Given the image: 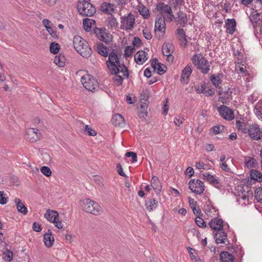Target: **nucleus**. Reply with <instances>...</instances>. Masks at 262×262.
Returning <instances> with one entry per match:
<instances>
[{"label": "nucleus", "mask_w": 262, "mask_h": 262, "mask_svg": "<svg viewBox=\"0 0 262 262\" xmlns=\"http://www.w3.org/2000/svg\"><path fill=\"white\" fill-rule=\"evenodd\" d=\"M73 47L81 56L84 58L89 57L92 54L88 42L79 36H75L73 39Z\"/></svg>", "instance_id": "nucleus-1"}, {"label": "nucleus", "mask_w": 262, "mask_h": 262, "mask_svg": "<svg viewBox=\"0 0 262 262\" xmlns=\"http://www.w3.org/2000/svg\"><path fill=\"white\" fill-rule=\"evenodd\" d=\"M193 65L201 73L207 74L210 70V63L201 54H195L191 58Z\"/></svg>", "instance_id": "nucleus-2"}, {"label": "nucleus", "mask_w": 262, "mask_h": 262, "mask_svg": "<svg viewBox=\"0 0 262 262\" xmlns=\"http://www.w3.org/2000/svg\"><path fill=\"white\" fill-rule=\"evenodd\" d=\"M79 13L85 16L91 17L96 13V8L88 1H79L77 4Z\"/></svg>", "instance_id": "nucleus-3"}, {"label": "nucleus", "mask_w": 262, "mask_h": 262, "mask_svg": "<svg viewBox=\"0 0 262 262\" xmlns=\"http://www.w3.org/2000/svg\"><path fill=\"white\" fill-rule=\"evenodd\" d=\"M83 210L88 213H91L95 215L100 213L101 207L98 203L86 199L82 200Z\"/></svg>", "instance_id": "nucleus-4"}, {"label": "nucleus", "mask_w": 262, "mask_h": 262, "mask_svg": "<svg viewBox=\"0 0 262 262\" xmlns=\"http://www.w3.org/2000/svg\"><path fill=\"white\" fill-rule=\"evenodd\" d=\"M106 64L111 74L119 73L120 62L118 55L114 51L108 55V60L106 61Z\"/></svg>", "instance_id": "nucleus-5"}, {"label": "nucleus", "mask_w": 262, "mask_h": 262, "mask_svg": "<svg viewBox=\"0 0 262 262\" xmlns=\"http://www.w3.org/2000/svg\"><path fill=\"white\" fill-rule=\"evenodd\" d=\"M84 88L89 91L94 92L98 86L96 79L90 75H85L81 78Z\"/></svg>", "instance_id": "nucleus-6"}, {"label": "nucleus", "mask_w": 262, "mask_h": 262, "mask_svg": "<svg viewBox=\"0 0 262 262\" xmlns=\"http://www.w3.org/2000/svg\"><path fill=\"white\" fill-rule=\"evenodd\" d=\"M120 28L126 31L132 30L135 24L134 15L130 13L124 15L121 18Z\"/></svg>", "instance_id": "nucleus-7"}, {"label": "nucleus", "mask_w": 262, "mask_h": 262, "mask_svg": "<svg viewBox=\"0 0 262 262\" xmlns=\"http://www.w3.org/2000/svg\"><path fill=\"white\" fill-rule=\"evenodd\" d=\"M189 188L192 192L201 194L205 190L204 183L199 179H191L188 183Z\"/></svg>", "instance_id": "nucleus-8"}, {"label": "nucleus", "mask_w": 262, "mask_h": 262, "mask_svg": "<svg viewBox=\"0 0 262 262\" xmlns=\"http://www.w3.org/2000/svg\"><path fill=\"white\" fill-rule=\"evenodd\" d=\"M45 217L49 222L54 223L58 229L63 228V224L61 221H59V214L56 211L48 210L45 214Z\"/></svg>", "instance_id": "nucleus-9"}, {"label": "nucleus", "mask_w": 262, "mask_h": 262, "mask_svg": "<svg viewBox=\"0 0 262 262\" xmlns=\"http://www.w3.org/2000/svg\"><path fill=\"white\" fill-rule=\"evenodd\" d=\"M166 30V24L165 22V17L162 15H159L156 19L154 31L156 36H157V32H161V34L159 35V37H162L164 36Z\"/></svg>", "instance_id": "nucleus-10"}, {"label": "nucleus", "mask_w": 262, "mask_h": 262, "mask_svg": "<svg viewBox=\"0 0 262 262\" xmlns=\"http://www.w3.org/2000/svg\"><path fill=\"white\" fill-rule=\"evenodd\" d=\"M174 47L171 43H165L162 46V54L164 56L167 57L166 61L170 64L172 63L174 60V56L172 55Z\"/></svg>", "instance_id": "nucleus-11"}, {"label": "nucleus", "mask_w": 262, "mask_h": 262, "mask_svg": "<svg viewBox=\"0 0 262 262\" xmlns=\"http://www.w3.org/2000/svg\"><path fill=\"white\" fill-rule=\"evenodd\" d=\"M157 9L160 12V15L165 17L166 16L169 21H172L173 20L174 15L172 13L171 8L168 5L164 3H161L158 5Z\"/></svg>", "instance_id": "nucleus-12"}, {"label": "nucleus", "mask_w": 262, "mask_h": 262, "mask_svg": "<svg viewBox=\"0 0 262 262\" xmlns=\"http://www.w3.org/2000/svg\"><path fill=\"white\" fill-rule=\"evenodd\" d=\"M217 111L222 117L226 120H232L234 118L233 111L224 105H222L219 107Z\"/></svg>", "instance_id": "nucleus-13"}, {"label": "nucleus", "mask_w": 262, "mask_h": 262, "mask_svg": "<svg viewBox=\"0 0 262 262\" xmlns=\"http://www.w3.org/2000/svg\"><path fill=\"white\" fill-rule=\"evenodd\" d=\"M249 135L254 140H259L262 138V129L257 124H252L250 125Z\"/></svg>", "instance_id": "nucleus-14"}, {"label": "nucleus", "mask_w": 262, "mask_h": 262, "mask_svg": "<svg viewBox=\"0 0 262 262\" xmlns=\"http://www.w3.org/2000/svg\"><path fill=\"white\" fill-rule=\"evenodd\" d=\"M41 136V133L35 128H30L27 130V138L31 142H36Z\"/></svg>", "instance_id": "nucleus-15"}, {"label": "nucleus", "mask_w": 262, "mask_h": 262, "mask_svg": "<svg viewBox=\"0 0 262 262\" xmlns=\"http://www.w3.org/2000/svg\"><path fill=\"white\" fill-rule=\"evenodd\" d=\"M214 237L217 244H226L229 243L226 233L223 229L214 231Z\"/></svg>", "instance_id": "nucleus-16"}, {"label": "nucleus", "mask_w": 262, "mask_h": 262, "mask_svg": "<svg viewBox=\"0 0 262 262\" xmlns=\"http://www.w3.org/2000/svg\"><path fill=\"white\" fill-rule=\"evenodd\" d=\"M151 65L155 71H157V72L159 75H162L166 71V66L161 63H160L158 60L156 58L154 59L151 61Z\"/></svg>", "instance_id": "nucleus-17"}, {"label": "nucleus", "mask_w": 262, "mask_h": 262, "mask_svg": "<svg viewBox=\"0 0 262 262\" xmlns=\"http://www.w3.org/2000/svg\"><path fill=\"white\" fill-rule=\"evenodd\" d=\"M249 18L254 28H256L261 23L259 18V13L254 9H252Z\"/></svg>", "instance_id": "nucleus-18"}, {"label": "nucleus", "mask_w": 262, "mask_h": 262, "mask_svg": "<svg viewBox=\"0 0 262 262\" xmlns=\"http://www.w3.org/2000/svg\"><path fill=\"white\" fill-rule=\"evenodd\" d=\"M192 72L191 65L188 64L182 70L181 76V80L182 81L188 82L189 77Z\"/></svg>", "instance_id": "nucleus-19"}, {"label": "nucleus", "mask_w": 262, "mask_h": 262, "mask_svg": "<svg viewBox=\"0 0 262 262\" xmlns=\"http://www.w3.org/2000/svg\"><path fill=\"white\" fill-rule=\"evenodd\" d=\"M147 59V54L144 51H139L135 55V60L138 64H143Z\"/></svg>", "instance_id": "nucleus-20"}, {"label": "nucleus", "mask_w": 262, "mask_h": 262, "mask_svg": "<svg viewBox=\"0 0 262 262\" xmlns=\"http://www.w3.org/2000/svg\"><path fill=\"white\" fill-rule=\"evenodd\" d=\"M210 227L214 231L223 228V221L222 219L215 218L212 219L209 223Z\"/></svg>", "instance_id": "nucleus-21"}, {"label": "nucleus", "mask_w": 262, "mask_h": 262, "mask_svg": "<svg viewBox=\"0 0 262 262\" xmlns=\"http://www.w3.org/2000/svg\"><path fill=\"white\" fill-rule=\"evenodd\" d=\"M43 242L45 245L48 248L53 246L54 238L51 229H48L47 232L44 234Z\"/></svg>", "instance_id": "nucleus-22"}, {"label": "nucleus", "mask_w": 262, "mask_h": 262, "mask_svg": "<svg viewBox=\"0 0 262 262\" xmlns=\"http://www.w3.org/2000/svg\"><path fill=\"white\" fill-rule=\"evenodd\" d=\"M173 19H174L176 22L182 27H185L186 25L188 20L187 15L182 11L178 12L177 16L174 17Z\"/></svg>", "instance_id": "nucleus-23"}, {"label": "nucleus", "mask_w": 262, "mask_h": 262, "mask_svg": "<svg viewBox=\"0 0 262 262\" xmlns=\"http://www.w3.org/2000/svg\"><path fill=\"white\" fill-rule=\"evenodd\" d=\"M111 122L115 126L124 127L125 121L123 116L119 114L113 116Z\"/></svg>", "instance_id": "nucleus-24"}, {"label": "nucleus", "mask_w": 262, "mask_h": 262, "mask_svg": "<svg viewBox=\"0 0 262 262\" xmlns=\"http://www.w3.org/2000/svg\"><path fill=\"white\" fill-rule=\"evenodd\" d=\"M226 32L230 34H233L235 30L236 21L234 19H227L225 24Z\"/></svg>", "instance_id": "nucleus-25"}, {"label": "nucleus", "mask_w": 262, "mask_h": 262, "mask_svg": "<svg viewBox=\"0 0 262 262\" xmlns=\"http://www.w3.org/2000/svg\"><path fill=\"white\" fill-rule=\"evenodd\" d=\"M114 5L109 3H103L100 7V10L107 14L112 15L114 11Z\"/></svg>", "instance_id": "nucleus-26"}, {"label": "nucleus", "mask_w": 262, "mask_h": 262, "mask_svg": "<svg viewBox=\"0 0 262 262\" xmlns=\"http://www.w3.org/2000/svg\"><path fill=\"white\" fill-rule=\"evenodd\" d=\"M203 178L204 180L207 181L210 184L217 187L219 184V181L216 178L213 176L209 173H203Z\"/></svg>", "instance_id": "nucleus-27"}, {"label": "nucleus", "mask_w": 262, "mask_h": 262, "mask_svg": "<svg viewBox=\"0 0 262 262\" xmlns=\"http://www.w3.org/2000/svg\"><path fill=\"white\" fill-rule=\"evenodd\" d=\"M151 186L157 194H160L162 189V185L158 177H153L152 178L151 180Z\"/></svg>", "instance_id": "nucleus-28"}, {"label": "nucleus", "mask_w": 262, "mask_h": 262, "mask_svg": "<svg viewBox=\"0 0 262 262\" xmlns=\"http://www.w3.org/2000/svg\"><path fill=\"white\" fill-rule=\"evenodd\" d=\"M223 76V73H218L216 76L212 75L210 77V79L216 88H219L222 82Z\"/></svg>", "instance_id": "nucleus-29"}, {"label": "nucleus", "mask_w": 262, "mask_h": 262, "mask_svg": "<svg viewBox=\"0 0 262 262\" xmlns=\"http://www.w3.org/2000/svg\"><path fill=\"white\" fill-rule=\"evenodd\" d=\"M95 47V50L99 54L103 57L107 56L108 49L103 43L100 42L97 43Z\"/></svg>", "instance_id": "nucleus-30"}, {"label": "nucleus", "mask_w": 262, "mask_h": 262, "mask_svg": "<svg viewBox=\"0 0 262 262\" xmlns=\"http://www.w3.org/2000/svg\"><path fill=\"white\" fill-rule=\"evenodd\" d=\"M100 34L98 35L99 39L106 43H108L112 41V35L105 32V30H100Z\"/></svg>", "instance_id": "nucleus-31"}, {"label": "nucleus", "mask_w": 262, "mask_h": 262, "mask_svg": "<svg viewBox=\"0 0 262 262\" xmlns=\"http://www.w3.org/2000/svg\"><path fill=\"white\" fill-rule=\"evenodd\" d=\"M14 203L18 212L24 214L27 213L28 211L27 207L19 199L15 198L14 199Z\"/></svg>", "instance_id": "nucleus-32"}, {"label": "nucleus", "mask_w": 262, "mask_h": 262, "mask_svg": "<svg viewBox=\"0 0 262 262\" xmlns=\"http://www.w3.org/2000/svg\"><path fill=\"white\" fill-rule=\"evenodd\" d=\"M139 14L142 16L144 19H148L149 16V12L148 9L142 4L139 3L137 8Z\"/></svg>", "instance_id": "nucleus-33"}, {"label": "nucleus", "mask_w": 262, "mask_h": 262, "mask_svg": "<svg viewBox=\"0 0 262 262\" xmlns=\"http://www.w3.org/2000/svg\"><path fill=\"white\" fill-rule=\"evenodd\" d=\"M158 201L155 198H149L145 203L146 208L149 211H151L156 209Z\"/></svg>", "instance_id": "nucleus-34"}, {"label": "nucleus", "mask_w": 262, "mask_h": 262, "mask_svg": "<svg viewBox=\"0 0 262 262\" xmlns=\"http://www.w3.org/2000/svg\"><path fill=\"white\" fill-rule=\"evenodd\" d=\"M176 34L178 36L179 40L184 43V46H187L188 41L184 29L180 28L177 29L176 31Z\"/></svg>", "instance_id": "nucleus-35"}, {"label": "nucleus", "mask_w": 262, "mask_h": 262, "mask_svg": "<svg viewBox=\"0 0 262 262\" xmlns=\"http://www.w3.org/2000/svg\"><path fill=\"white\" fill-rule=\"evenodd\" d=\"M222 262H232L234 256L227 251H222L220 255Z\"/></svg>", "instance_id": "nucleus-36"}, {"label": "nucleus", "mask_w": 262, "mask_h": 262, "mask_svg": "<svg viewBox=\"0 0 262 262\" xmlns=\"http://www.w3.org/2000/svg\"><path fill=\"white\" fill-rule=\"evenodd\" d=\"M95 24V21L93 19L85 18L83 20V28L86 32H89L91 30L93 25Z\"/></svg>", "instance_id": "nucleus-37"}, {"label": "nucleus", "mask_w": 262, "mask_h": 262, "mask_svg": "<svg viewBox=\"0 0 262 262\" xmlns=\"http://www.w3.org/2000/svg\"><path fill=\"white\" fill-rule=\"evenodd\" d=\"M254 113L259 119L262 120V100H259L255 105Z\"/></svg>", "instance_id": "nucleus-38"}, {"label": "nucleus", "mask_w": 262, "mask_h": 262, "mask_svg": "<svg viewBox=\"0 0 262 262\" xmlns=\"http://www.w3.org/2000/svg\"><path fill=\"white\" fill-rule=\"evenodd\" d=\"M250 176L252 179L256 180L258 182H261L262 181V173L256 170H251L250 171Z\"/></svg>", "instance_id": "nucleus-39"}, {"label": "nucleus", "mask_w": 262, "mask_h": 262, "mask_svg": "<svg viewBox=\"0 0 262 262\" xmlns=\"http://www.w3.org/2000/svg\"><path fill=\"white\" fill-rule=\"evenodd\" d=\"M54 62L60 67H63L65 64V58L63 55L56 56L54 59Z\"/></svg>", "instance_id": "nucleus-40"}, {"label": "nucleus", "mask_w": 262, "mask_h": 262, "mask_svg": "<svg viewBox=\"0 0 262 262\" xmlns=\"http://www.w3.org/2000/svg\"><path fill=\"white\" fill-rule=\"evenodd\" d=\"M245 166L249 168H255L257 165V162L256 159L253 158L246 159L245 161Z\"/></svg>", "instance_id": "nucleus-41"}, {"label": "nucleus", "mask_w": 262, "mask_h": 262, "mask_svg": "<svg viewBox=\"0 0 262 262\" xmlns=\"http://www.w3.org/2000/svg\"><path fill=\"white\" fill-rule=\"evenodd\" d=\"M236 125L239 130L244 133H248L249 134L250 130V126L247 127L245 123L242 122L240 121H236Z\"/></svg>", "instance_id": "nucleus-42"}, {"label": "nucleus", "mask_w": 262, "mask_h": 262, "mask_svg": "<svg viewBox=\"0 0 262 262\" xmlns=\"http://www.w3.org/2000/svg\"><path fill=\"white\" fill-rule=\"evenodd\" d=\"M254 196L258 202L262 203V187H259L256 189Z\"/></svg>", "instance_id": "nucleus-43"}, {"label": "nucleus", "mask_w": 262, "mask_h": 262, "mask_svg": "<svg viewBox=\"0 0 262 262\" xmlns=\"http://www.w3.org/2000/svg\"><path fill=\"white\" fill-rule=\"evenodd\" d=\"M60 49V46L58 43L55 42H52L50 46V51L52 53L56 54Z\"/></svg>", "instance_id": "nucleus-44"}, {"label": "nucleus", "mask_w": 262, "mask_h": 262, "mask_svg": "<svg viewBox=\"0 0 262 262\" xmlns=\"http://www.w3.org/2000/svg\"><path fill=\"white\" fill-rule=\"evenodd\" d=\"M113 74L114 75L113 77V79L115 84L117 86L121 85L123 81V78L121 76L118 75V74Z\"/></svg>", "instance_id": "nucleus-45"}, {"label": "nucleus", "mask_w": 262, "mask_h": 262, "mask_svg": "<svg viewBox=\"0 0 262 262\" xmlns=\"http://www.w3.org/2000/svg\"><path fill=\"white\" fill-rule=\"evenodd\" d=\"M224 129V126L222 125H215L211 128L214 135H217L222 133Z\"/></svg>", "instance_id": "nucleus-46"}, {"label": "nucleus", "mask_w": 262, "mask_h": 262, "mask_svg": "<svg viewBox=\"0 0 262 262\" xmlns=\"http://www.w3.org/2000/svg\"><path fill=\"white\" fill-rule=\"evenodd\" d=\"M189 254L191 259L195 262H201V259L198 256L197 254L195 253L194 250L190 248Z\"/></svg>", "instance_id": "nucleus-47"}, {"label": "nucleus", "mask_w": 262, "mask_h": 262, "mask_svg": "<svg viewBox=\"0 0 262 262\" xmlns=\"http://www.w3.org/2000/svg\"><path fill=\"white\" fill-rule=\"evenodd\" d=\"M196 225L201 228L206 227V224L201 216H196L195 219Z\"/></svg>", "instance_id": "nucleus-48"}, {"label": "nucleus", "mask_w": 262, "mask_h": 262, "mask_svg": "<svg viewBox=\"0 0 262 262\" xmlns=\"http://www.w3.org/2000/svg\"><path fill=\"white\" fill-rule=\"evenodd\" d=\"M41 172L46 176L49 177L51 176L52 171L48 166H42L40 169Z\"/></svg>", "instance_id": "nucleus-49"}, {"label": "nucleus", "mask_w": 262, "mask_h": 262, "mask_svg": "<svg viewBox=\"0 0 262 262\" xmlns=\"http://www.w3.org/2000/svg\"><path fill=\"white\" fill-rule=\"evenodd\" d=\"M143 34L144 37L147 40H150L152 38V35L150 32V31L148 28L146 27L143 29Z\"/></svg>", "instance_id": "nucleus-50"}, {"label": "nucleus", "mask_w": 262, "mask_h": 262, "mask_svg": "<svg viewBox=\"0 0 262 262\" xmlns=\"http://www.w3.org/2000/svg\"><path fill=\"white\" fill-rule=\"evenodd\" d=\"M8 199L7 194H4L3 191H0V204L2 205L6 204L7 203Z\"/></svg>", "instance_id": "nucleus-51"}, {"label": "nucleus", "mask_w": 262, "mask_h": 262, "mask_svg": "<svg viewBox=\"0 0 262 262\" xmlns=\"http://www.w3.org/2000/svg\"><path fill=\"white\" fill-rule=\"evenodd\" d=\"M119 72H121L123 74V76H125L126 78L128 77L129 74L128 72L127 68L124 66L122 65L121 66L120 64V66L119 67Z\"/></svg>", "instance_id": "nucleus-52"}, {"label": "nucleus", "mask_w": 262, "mask_h": 262, "mask_svg": "<svg viewBox=\"0 0 262 262\" xmlns=\"http://www.w3.org/2000/svg\"><path fill=\"white\" fill-rule=\"evenodd\" d=\"M135 50V48L133 46H127L124 51V55L126 57H129L134 50Z\"/></svg>", "instance_id": "nucleus-53"}, {"label": "nucleus", "mask_w": 262, "mask_h": 262, "mask_svg": "<svg viewBox=\"0 0 262 262\" xmlns=\"http://www.w3.org/2000/svg\"><path fill=\"white\" fill-rule=\"evenodd\" d=\"M85 132H86L90 136H95L97 134L96 131L88 125H86L85 126Z\"/></svg>", "instance_id": "nucleus-54"}, {"label": "nucleus", "mask_w": 262, "mask_h": 262, "mask_svg": "<svg viewBox=\"0 0 262 262\" xmlns=\"http://www.w3.org/2000/svg\"><path fill=\"white\" fill-rule=\"evenodd\" d=\"M125 156L127 157H130L132 158V162L134 163L137 161V156L135 152L129 151L127 152Z\"/></svg>", "instance_id": "nucleus-55"}, {"label": "nucleus", "mask_w": 262, "mask_h": 262, "mask_svg": "<svg viewBox=\"0 0 262 262\" xmlns=\"http://www.w3.org/2000/svg\"><path fill=\"white\" fill-rule=\"evenodd\" d=\"M108 24L112 27H116L118 24L117 20L112 15L109 18Z\"/></svg>", "instance_id": "nucleus-56"}, {"label": "nucleus", "mask_w": 262, "mask_h": 262, "mask_svg": "<svg viewBox=\"0 0 262 262\" xmlns=\"http://www.w3.org/2000/svg\"><path fill=\"white\" fill-rule=\"evenodd\" d=\"M224 93L223 90H219V101L222 102V103H225V101L227 99H229L228 97H227L226 96H224Z\"/></svg>", "instance_id": "nucleus-57"}, {"label": "nucleus", "mask_w": 262, "mask_h": 262, "mask_svg": "<svg viewBox=\"0 0 262 262\" xmlns=\"http://www.w3.org/2000/svg\"><path fill=\"white\" fill-rule=\"evenodd\" d=\"M184 121V119L182 117L175 118L174 119V123L176 125L180 126Z\"/></svg>", "instance_id": "nucleus-58"}, {"label": "nucleus", "mask_w": 262, "mask_h": 262, "mask_svg": "<svg viewBox=\"0 0 262 262\" xmlns=\"http://www.w3.org/2000/svg\"><path fill=\"white\" fill-rule=\"evenodd\" d=\"M32 228H33V230L36 232H40L41 231V229H42L41 225L36 222H34L33 224Z\"/></svg>", "instance_id": "nucleus-59"}, {"label": "nucleus", "mask_w": 262, "mask_h": 262, "mask_svg": "<svg viewBox=\"0 0 262 262\" xmlns=\"http://www.w3.org/2000/svg\"><path fill=\"white\" fill-rule=\"evenodd\" d=\"M141 43V39L138 37H135L132 41L133 46L135 48V47H138Z\"/></svg>", "instance_id": "nucleus-60"}, {"label": "nucleus", "mask_w": 262, "mask_h": 262, "mask_svg": "<svg viewBox=\"0 0 262 262\" xmlns=\"http://www.w3.org/2000/svg\"><path fill=\"white\" fill-rule=\"evenodd\" d=\"M236 70L238 73L242 74V76H244L246 75V72H247L246 69L243 67H236Z\"/></svg>", "instance_id": "nucleus-61"}, {"label": "nucleus", "mask_w": 262, "mask_h": 262, "mask_svg": "<svg viewBox=\"0 0 262 262\" xmlns=\"http://www.w3.org/2000/svg\"><path fill=\"white\" fill-rule=\"evenodd\" d=\"M195 90L198 94L204 93L205 89V85L203 84L195 87Z\"/></svg>", "instance_id": "nucleus-62"}, {"label": "nucleus", "mask_w": 262, "mask_h": 262, "mask_svg": "<svg viewBox=\"0 0 262 262\" xmlns=\"http://www.w3.org/2000/svg\"><path fill=\"white\" fill-rule=\"evenodd\" d=\"M117 168L118 170V172L120 176H122L124 178L127 177L126 175L123 171L122 166L120 164H117Z\"/></svg>", "instance_id": "nucleus-63"}, {"label": "nucleus", "mask_w": 262, "mask_h": 262, "mask_svg": "<svg viewBox=\"0 0 262 262\" xmlns=\"http://www.w3.org/2000/svg\"><path fill=\"white\" fill-rule=\"evenodd\" d=\"M193 212L195 215H196L197 216H201L203 215L201 209H200L199 207H195L192 208Z\"/></svg>", "instance_id": "nucleus-64"}]
</instances>
